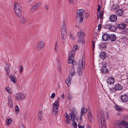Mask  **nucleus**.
Returning a JSON list of instances; mask_svg holds the SVG:
<instances>
[{
	"mask_svg": "<svg viewBox=\"0 0 128 128\" xmlns=\"http://www.w3.org/2000/svg\"><path fill=\"white\" fill-rule=\"evenodd\" d=\"M15 99L17 101H20L24 99L26 97V95L24 93H20L15 95Z\"/></svg>",
	"mask_w": 128,
	"mask_h": 128,
	"instance_id": "nucleus-5",
	"label": "nucleus"
},
{
	"mask_svg": "<svg viewBox=\"0 0 128 128\" xmlns=\"http://www.w3.org/2000/svg\"><path fill=\"white\" fill-rule=\"evenodd\" d=\"M112 8L116 11L115 13L116 15L118 17L121 16L122 15L123 12L122 9H119L118 7L114 8V6H113Z\"/></svg>",
	"mask_w": 128,
	"mask_h": 128,
	"instance_id": "nucleus-6",
	"label": "nucleus"
},
{
	"mask_svg": "<svg viewBox=\"0 0 128 128\" xmlns=\"http://www.w3.org/2000/svg\"><path fill=\"white\" fill-rule=\"evenodd\" d=\"M120 99L122 102H126L128 100V96L126 94L120 96Z\"/></svg>",
	"mask_w": 128,
	"mask_h": 128,
	"instance_id": "nucleus-15",
	"label": "nucleus"
},
{
	"mask_svg": "<svg viewBox=\"0 0 128 128\" xmlns=\"http://www.w3.org/2000/svg\"><path fill=\"white\" fill-rule=\"evenodd\" d=\"M114 126H117L120 125V121L118 120H115L114 122Z\"/></svg>",
	"mask_w": 128,
	"mask_h": 128,
	"instance_id": "nucleus-28",
	"label": "nucleus"
},
{
	"mask_svg": "<svg viewBox=\"0 0 128 128\" xmlns=\"http://www.w3.org/2000/svg\"><path fill=\"white\" fill-rule=\"evenodd\" d=\"M61 38L62 41L63 43L65 44L67 41L66 37V33H61Z\"/></svg>",
	"mask_w": 128,
	"mask_h": 128,
	"instance_id": "nucleus-9",
	"label": "nucleus"
},
{
	"mask_svg": "<svg viewBox=\"0 0 128 128\" xmlns=\"http://www.w3.org/2000/svg\"><path fill=\"white\" fill-rule=\"evenodd\" d=\"M98 29L99 30H100L101 29V25L100 24H99L98 25Z\"/></svg>",
	"mask_w": 128,
	"mask_h": 128,
	"instance_id": "nucleus-60",
	"label": "nucleus"
},
{
	"mask_svg": "<svg viewBox=\"0 0 128 128\" xmlns=\"http://www.w3.org/2000/svg\"><path fill=\"white\" fill-rule=\"evenodd\" d=\"M59 103L58 101H56L54 102L53 105V109L52 113L54 114H56L58 112Z\"/></svg>",
	"mask_w": 128,
	"mask_h": 128,
	"instance_id": "nucleus-4",
	"label": "nucleus"
},
{
	"mask_svg": "<svg viewBox=\"0 0 128 128\" xmlns=\"http://www.w3.org/2000/svg\"><path fill=\"white\" fill-rule=\"evenodd\" d=\"M19 108L18 106L17 105L16 106L15 108V110L16 112V114H18L19 111Z\"/></svg>",
	"mask_w": 128,
	"mask_h": 128,
	"instance_id": "nucleus-34",
	"label": "nucleus"
},
{
	"mask_svg": "<svg viewBox=\"0 0 128 128\" xmlns=\"http://www.w3.org/2000/svg\"><path fill=\"white\" fill-rule=\"evenodd\" d=\"M44 43L43 42H38L37 46V48L38 50L42 49L44 46Z\"/></svg>",
	"mask_w": 128,
	"mask_h": 128,
	"instance_id": "nucleus-12",
	"label": "nucleus"
},
{
	"mask_svg": "<svg viewBox=\"0 0 128 128\" xmlns=\"http://www.w3.org/2000/svg\"><path fill=\"white\" fill-rule=\"evenodd\" d=\"M100 6L98 5L97 8V13H98V12H99L100 10Z\"/></svg>",
	"mask_w": 128,
	"mask_h": 128,
	"instance_id": "nucleus-55",
	"label": "nucleus"
},
{
	"mask_svg": "<svg viewBox=\"0 0 128 128\" xmlns=\"http://www.w3.org/2000/svg\"><path fill=\"white\" fill-rule=\"evenodd\" d=\"M126 26V24H120L117 25V27L120 29H123L125 28Z\"/></svg>",
	"mask_w": 128,
	"mask_h": 128,
	"instance_id": "nucleus-21",
	"label": "nucleus"
},
{
	"mask_svg": "<svg viewBox=\"0 0 128 128\" xmlns=\"http://www.w3.org/2000/svg\"><path fill=\"white\" fill-rule=\"evenodd\" d=\"M66 120L67 124H70V119L69 118L66 119Z\"/></svg>",
	"mask_w": 128,
	"mask_h": 128,
	"instance_id": "nucleus-48",
	"label": "nucleus"
},
{
	"mask_svg": "<svg viewBox=\"0 0 128 128\" xmlns=\"http://www.w3.org/2000/svg\"><path fill=\"white\" fill-rule=\"evenodd\" d=\"M77 46L76 45H75L74 46V47L73 48V49L72 50H73V51L74 50L75 51H76V50L77 49Z\"/></svg>",
	"mask_w": 128,
	"mask_h": 128,
	"instance_id": "nucleus-53",
	"label": "nucleus"
},
{
	"mask_svg": "<svg viewBox=\"0 0 128 128\" xmlns=\"http://www.w3.org/2000/svg\"><path fill=\"white\" fill-rule=\"evenodd\" d=\"M60 98L62 100H63L64 98V94H62L60 97Z\"/></svg>",
	"mask_w": 128,
	"mask_h": 128,
	"instance_id": "nucleus-61",
	"label": "nucleus"
},
{
	"mask_svg": "<svg viewBox=\"0 0 128 128\" xmlns=\"http://www.w3.org/2000/svg\"><path fill=\"white\" fill-rule=\"evenodd\" d=\"M83 68H84L83 64L82 63V66H80V68L78 69V72H80L82 70Z\"/></svg>",
	"mask_w": 128,
	"mask_h": 128,
	"instance_id": "nucleus-35",
	"label": "nucleus"
},
{
	"mask_svg": "<svg viewBox=\"0 0 128 128\" xmlns=\"http://www.w3.org/2000/svg\"><path fill=\"white\" fill-rule=\"evenodd\" d=\"M107 82L110 84H113L114 82V78L111 77L107 79Z\"/></svg>",
	"mask_w": 128,
	"mask_h": 128,
	"instance_id": "nucleus-20",
	"label": "nucleus"
},
{
	"mask_svg": "<svg viewBox=\"0 0 128 128\" xmlns=\"http://www.w3.org/2000/svg\"><path fill=\"white\" fill-rule=\"evenodd\" d=\"M20 22L21 23L24 24L26 22V20L24 17H21L20 18Z\"/></svg>",
	"mask_w": 128,
	"mask_h": 128,
	"instance_id": "nucleus-24",
	"label": "nucleus"
},
{
	"mask_svg": "<svg viewBox=\"0 0 128 128\" xmlns=\"http://www.w3.org/2000/svg\"><path fill=\"white\" fill-rule=\"evenodd\" d=\"M110 38L109 39L110 41H114L116 40V36L114 34H112L110 36Z\"/></svg>",
	"mask_w": 128,
	"mask_h": 128,
	"instance_id": "nucleus-23",
	"label": "nucleus"
},
{
	"mask_svg": "<svg viewBox=\"0 0 128 128\" xmlns=\"http://www.w3.org/2000/svg\"><path fill=\"white\" fill-rule=\"evenodd\" d=\"M68 98L70 100H71L72 98L71 96L69 94H68Z\"/></svg>",
	"mask_w": 128,
	"mask_h": 128,
	"instance_id": "nucleus-59",
	"label": "nucleus"
},
{
	"mask_svg": "<svg viewBox=\"0 0 128 128\" xmlns=\"http://www.w3.org/2000/svg\"><path fill=\"white\" fill-rule=\"evenodd\" d=\"M14 6V10L16 16L20 17L21 15L22 11L21 5L16 2H15Z\"/></svg>",
	"mask_w": 128,
	"mask_h": 128,
	"instance_id": "nucleus-1",
	"label": "nucleus"
},
{
	"mask_svg": "<svg viewBox=\"0 0 128 128\" xmlns=\"http://www.w3.org/2000/svg\"><path fill=\"white\" fill-rule=\"evenodd\" d=\"M68 63L69 64L72 63L74 62V60L71 58H68Z\"/></svg>",
	"mask_w": 128,
	"mask_h": 128,
	"instance_id": "nucleus-46",
	"label": "nucleus"
},
{
	"mask_svg": "<svg viewBox=\"0 0 128 128\" xmlns=\"http://www.w3.org/2000/svg\"><path fill=\"white\" fill-rule=\"evenodd\" d=\"M55 96V94L54 93H52V94L51 96H50L51 98H54Z\"/></svg>",
	"mask_w": 128,
	"mask_h": 128,
	"instance_id": "nucleus-52",
	"label": "nucleus"
},
{
	"mask_svg": "<svg viewBox=\"0 0 128 128\" xmlns=\"http://www.w3.org/2000/svg\"><path fill=\"white\" fill-rule=\"evenodd\" d=\"M95 42H94V41L93 40L92 41V46H93V50H94V46H95L94 44H95Z\"/></svg>",
	"mask_w": 128,
	"mask_h": 128,
	"instance_id": "nucleus-54",
	"label": "nucleus"
},
{
	"mask_svg": "<svg viewBox=\"0 0 128 128\" xmlns=\"http://www.w3.org/2000/svg\"><path fill=\"white\" fill-rule=\"evenodd\" d=\"M89 16V14L87 13H85L83 17H85L86 18H87Z\"/></svg>",
	"mask_w": 128,
	"mask_h": 128,
	"instance_id": "nucleus-47",
	"label": "nucleus"
},
{
	"mask_svg": "<svg viewBox=\"0 0 128 128\" xmlns=\"http://www.w3.org/2000/svg\"><path fill=\"white\" fill-rule=\"evenodd\" d=\"M41 4L40 2H38L37 4L32 7L30 8L32 11H35L40 6Z\"/></svg>",
	"mask_w": 128,
	"mask_h": 128,
	"instance_id": "nucleus-14",
	"label": "nucleus"
},
{
	"mask_svg": "<svg viewBox=\"0 0 128 128\" xmlns=\"http://www.w3.org/2000/svg\"><path fill=\"white\" fill-rule=\"evenodd\" d=\"M12 122V120L10 118H8L6 120V124L8 125L10 124Z\"/></svg>",
	"mask_w": 128,
	"mask_h": 128,
	"instance_id": "nucleus-29",
	"label": "nucleus"
},
{
	"mask_svg": "<svg viewBox=\"0 0 128 128\" xmlns=\"http://www.w3.org/2000/svg\"><path fill=\"white\" fill-rule=\"evenodd\" d=\"M42 116V111L41 110H39L38 111V117H40Z\"/></svg>",
	"mask_w": 128,
	"mask_h": 128,
	"instance_id": "nucleus-51",
	"label": "nucleus"
},
{
	"mask_svg": "<svg viewBox=\"0 0 128 128\" xmlns=\"http://www.w3.org/2000/svg\"><path fill=\"white\" fill-rule=\"evenodd\" d=\"M125 22L128 23V18L126 19L125 20Z\"/></svg>",
	"mask_w": 128,
	"mask_h": 128,
	"instance_id": "nucleus-64",
	"label": "nucleus"
},
{
	"mask_svg": "<svg viewBox=\"0 0 128 128\" xmlns=\"http://www.w3.org/2000/svg\"><path fill=\"white\" fill-rule=\"evenodd\" d=\"M45 8L46 10H48L49 8L48 5L47 4H46L45 6Z\"/></svg>",
	"mask_w": 128,
	"mask_h": 128,
	"instance_id": "nucleus-57",
	"label": "nucleus"
},
{
	"mask_svg": "<svg viewBox=\"0 0 128 128\" xmlns=\"http://www.w3.org/2000/svg\"><path fill=\"white\" fill-rule=\"evenodd\" d=\"M101 71L103 73H106L108 72V70L106 66L104 65L101 68Z\"/></svg>",
	"mask_w": 128,
	"mask_h": 128,
	"instance_id": "nucleus-22",
	"label": "nucleus"
},
{
	"mask_svg": "<svg viewBox=\"0 0 128 128\" xmlns=\"http://www.w3.org/2000/svg\"><path fill=\"white\" fill-rule=\"evenodd\" d=\"M74 51L73 50H71L70 51V54L68 55V58H73L74 56Z\"/></svg>",
	"mask_w": 128,
	"mask_h": 128,
	"instance_id": "nucleus-25",
	"label": "nucleus"
},
{
	"mask_svg": "<svg viewBox=\"0 0 128 128\" xmlns=\"http://www.w3.org/2000/svg\"><path fill=\"white\" fill-rule=\"evenodd\" d=\"M122 125L124 126L123 128L128 126V122H126L125 121H123L122 122Z\"/></svg>",
	"mask_w": 128,
	"mask_h": 128,
	"instance_id": "nucleus-32",
	"label": "nucleus"
},
{
	"mask_svg": "<svg viewBox=\"0 0 128 128\" xmlns=\"http://www.w3.org/2000/svg\"><path fill=\"white\" fill-rule=\"evenodd\" d=\"M64 116H65V118L66 119V118H69V117L68 116V114H67V112H65V113H64Z\"/></svg>",
	"mask_w": 128,
	"mask_h": 128,
	"instance_id": "nucleus-50",
	"label": "nucleus"
},
{
	"mask_svg": "<svg viewBox=\"0 0 128 128\" xmlns=\"http://www.w3.org/2000/svg\"><path fill=\"white\" fill-rule=\"evenodd\" d=\"M109 92L110 94L113 93L116 90L115 88L114 87H111L110 88H109Z\"/></svg>",
	"mask_w": 128,
	"mask_h": 128,
	"instance_id": "nucleus-26",
	"label": "nucleus"
},
{
	"mask_svg": "<svg viewBox=\"0 0 128 128\" xmlns=\"http://www.w3.org/2000/svg\"><path fill=\"white\" fill-rule=\"evenodd\" d=\"M100 14H98V13H97V19L99 18L100 16Z\"/></svg>",
	"mask_w": 128,
	"mask_h": 128,
	"instance_id": "nucleus-62",
	"label": "nucleus"
},
{
	"mask_svg": "<svg viewBox=\"0 0 128 128\" xmlns=\"http://www.w3.org/2000/svg\"><path fill=\"white\" fill-rule=\"evenodd\" d=\"M20 72L21 73L22 72L23 70V68L22 66H20Z\"/></svg>",
	"mask_w": 128,
	"mask_h": 128,
	"instance_id": "nucleus-58",
	"label": "nucleus"
},
{
	"mask_svg": "<svg viewBox=\"0 0 128 128\" xmlns=\"http://www.w3.org/2000/svg\"><path fill=\"white\" fill-rule=\"evenodd\" d=\"M109 29L110 31L114 32L116 28L114 26L110 24Z\"/></svg>",
	"mask_w": 128,
	"mask_h": 128,
	"instance_id": "nucleus-27",
	"label": "nucleus"
},
{
	"mask_svg": "<svg viewBox=\"0 0 128 128\" xmlns=\"http://www.w3.org/2000/svg\"><path fill=\"white\" fill-rule=\"evenodd\" d=\"M110 38V36L107 34H104L102 36V38L104 41H106L108 40Z\"/></svg>",
	"mask_w": 128,
	"mask_h": 128,
	"instance_id": "nucleus-17",
	"label": "nucleus"
},
{
	"mask_svg": "<svg viewBox=\"0 0 128 128\" xmlns=\"http://www.w3.org/2000/svg\"><path fill=\"white\" fill-rule=\"evenodd\" d=\"M100 56L101 58L104 60L107 57V54L104 52H102L100 53L99 55Z\"/></svg>",
	"mask_w": 128,
	"mask_h": 128,
	"instance_id": "nucleus-19",
	"label": "nucleus"
},
{
	"mask_svg": "<svg viewBox=\"0 0 128 128\" xmlns=\"http://www.w3.org/2000/svg\"><path fill=\"white\" fill-rule=\"evenodd\" d=\"M98 123L99 126L100 128H106V119L104 116L101 117V119L98 120Z\"/></svg>",
	"mask_w": 128,
	"mask_h": 128,
	"instance_id": "nucleus-2",
	"label": "nucleus"
},
{
	"mask_svg": "<svg viewBox=\"0 0 128 128\" xmlns=\"http://www.w3.org/2000/svg\"><path fill=\"white\" fill-rule=\"evenodd\" d=\"M114 108L118 111H119L121 110L120 107L119 106H117L116 105H115L114 106Z\"/></svg>",
	"mask_w": 128,
	"mask_h": 128,
	"instance_id": "nucleus-36",
	"label": "nucleus"
},
{
	"mask_svg": "<svg viewBox=\"0 0 128 128\" xmlns=\"http://www.w3.org/2000/svg\"><path fill=\"white\" fill-rule=\"evenodd\" d=\"M10 77H11V80L14 83H15L16 82L15 81V80L16 79V78L15 77H12L11 76Z\"/></svg>",
	"mask_w": 128,
	"mask_h": 128,
	"instance_id": "nucleus-44",
	"label": "nucleus"
},
{
	"mask_svg": "<svg viewBox=\"0 0 128 128\" xmlns=\"http://www.w3.org/2000/svg\"><path fill=\"white\" fill-rule=\"evenodd\" d=\"M74 74V72H73L71 73H70V74H69L68 79L66 80V83L67 84H70V80L71 79V78L72 77V76Z\"/></svg>",
	"mask_w": 128,
	"mask_h": 128,
	"instance_id": "nucleus-10",
	"label": "nucleus"
},
{
	"mask_svg": "<svg viewBox=\"0 0 128 128\" xmlns=\"http://www.w3.org/2000/svg\"><path fill=\"white\" fill-rule=\"evenodd\" d=\"M123 33L125 34H128V29L126 28L123 31Z\"/></svg>",
	"mask_w": 128,
	"mask_h": 128,
	"instance_id": "nucleus-45",
	"label": "nucleus"
},
{
	"mask_svg": "<svg viewBox=\"0 0 128 128\" xmlns=\"http://www.w3.org/2000/svg\"><path fill=\"white\" fill-rule=\"evenodd\" d=\"M104 11H101L100 12H99L98 14H100V18H102L103 17Z\"/></svg>",
	"mask_w": 128,
	"mask_h": 128,
	"instance_id": "nucleus-37",
	"label": "nucleus"
},
{
	"mask_svg": "<svg viewBox=\"0 0 128 128\" xmlns=\"http://www.w3.org/2000/svg\"><path fill=\"white\" fill-rule=\"evenodd\" d=\"M18 127L19 128H25L22 124L21 123H20L19 124Z\"/></svg>",
	"mask_w": 128,
	"mask_h": 128,
	"instance_id": "nucleus-49",
	"label": "nucleus"
},
{
	"mask_svg": "<svg viewBox=\"0 0 128 128\" xmlns=\"http://www.w3.org/2000/svg\"><path fill=\"white\" fill-rule=\"evenodd\" d=\"M88 109L87 108H82L81 112H80V119L81 120L82 118L84 115L86 114L87 112Z\"/></svg>",
	"mask_w": 128,
	"mask_h": 128,
	"instance_id": "nucleus-8",
	"label": "nucleus"
},
{
	"mask_svg": "<svg viewBox=\"0 0 128 128\" xmlns=\"http://www.w3.org/2000/svg\"><path fill=\"white\" fill-rule=\"evenodd\" d=\"M8 104L10 108H12L13 106L12 99L11 98V96H8Z\"/></svg>",
	"mask_w": 128,
	"mask_h": 128,
	"instance_id": "nucleus-16",
	"label": "nucleus"
},
{
	"mask_svg": "<svg viewBox=\"0 0 128 128\" xmlns=\"http://www.w3.org/2000/svg\"><path fill=\"white\" fill-rule=\"evenodd\" d=\"M72 124L74 126V128H76V127L77 126V125L76 122H74V120H72Z\"/></svg>",
	"mask_w": 128,
	"mask_h": 128,
	"instance_id": "nucleus-43",
	"label": "nucleus"
},
{
	"mask_svg": "<svg viewBox=\"0 0 128 128\" xmlns=\"http://www.w3.org/2000/svg\"><path fill=\"white\" fill-rule=\"evenodd\" d=\"M61 30V32L62 33L66 34L67 33L66 24L64 21H63L62 23Z\"/></svg>",
	"mask_w": 128,
	"mask_h": 128,
	"instance_id": "nucleus-13",
	"label": "nucleus"
},
{
	"mask_svg": "<svg viewBox=\"0 0 128 128\" xmlns=\"http://www.w3.org/2000/svg\"><path fill=\"white\" fill-rule=\"evenodd\" d=\"M6 90L9 94H11L12 93V91L11 88L9 87H7L6 88Z\"/></svg>",
	"mask_w": 128,
	"mask_h": 128,
	"instance_id": "nucleus-30",
	"label": "nucleus"
},
{
	"mask_svg": "<svg viewBox=\"0 0 128 128\" xmlns=\"http://www.w3.org/2000/svg\"><path fill=\"white\" fill-rule=\"evenodd\" d=\"M117 19V16L115 14H112L110 16L109 20L110 21L112 22H115Z\"/></svg>",
	"mask_w": 128,
	"mask_h": 128,
	"instance_id": "nucleus-11",
	"label": "nucleus"
},
{
	"mask_svg": "<svg viewBox=\"0 0 128 128\" xmlns=\"http://www.w3.org/2000/svg\"><path fill=\"white\" fill-rule=\"evenodd\" d=\"M88 117L89 119H91L92 118V114L91 112H89L87 114Z\"/></svg>",
	"mask_w": 128,
	"mask_h": 128,
	"instance_id": "nucleus-40",
	"label": "nucleus"
},
{
	"mask_svg": "<svg viewBox=\"0 0 128 128\" xmlns=\"http://www.w3.org/2000/svg\"><path fill=\"white\" fill-rule=\"evenodd\" d=\"M122 83L124 84V86H126V85H127V80H123L122 81Z\"/></svg>",
	"mask_w": 128,
	"mask_h": 128,
	"instance_id": "nucleus-41",
	"label": "nucleus"
},
{
	"mask_svg": "<svg viewBox=\"0 0 128 128\" xmlns=\"http://www.w3.org/2000/svg\"><path fill=\"white\" fill-rule=\"evenodd\" d=\"M114 88H115L116 90H120L122 89V86L118 84H116Z\"/></svg>",
	"mask_w": 128,
	"mask_h": 128,
	"instance_id": "nucleus-18",
	"label": "nucleus"
},
{
	"mask_svg": "<svg viewBox=\"0 0 128 128\" xmlns=\"http://www.w3.org/2000/svg\"><path fill=\"white\" fill-rule=\"evenodd\" d=\"M110 25V24H104V26L106 28L109 29Z\"/></svg>",
	"mask_w": 128,
	"mask_h": 128,
	"instance_id": "nucleus-42",
	"label": "nucleus"
},
{
	"mask_svg": "<svg viewBox=\"0 0 128 128\" xmlns=\"http://www.w3.org/2000/svg\"><path fill=\"white\" fill-rule=\"evenodd\" d=\"M99 45L100 48L102 49L105 48L106 47L105 44L104 43H101Z\"/></svg>",
	"mask_w": 128,
	"mask_h": 128,
	"instance_id": "nucleus-33",
	"label": "nucleus"
},
{
	"mask_svg": "<svg viewBox=\"0 0 128 128\" xmlns=\"http://www.w3.org/2000/svg\"><path fill=\"white\" fill-rule=\"evenodd\" d=\"M6 72L7 74V75L8 76L10 73V67L8 66V67L5 68Z\"/></svg>",
	"mask_w": 128,
	"mask_h": 128,
	"instance_id": "nucleus-31",
	"label": "nucleus"
},
{
	"mask_svg": "<svg viewBox=\"0 0 128 128\" xmlns=\"http://www.w3.org/2000/svg\"><path fill=\"white\" fill-rule=\"evenodd\" d=\"M80 18L79 20L80 22V23H82L83 21V18L84 17H80Z\"/></svg>",
	"mask_w": 128,
	"mask_h": 128,
	"instance_id": "nucleus-56",
	"label": "nucleus"
},
{
	"mask_svg": "<svg viewBox=\"0 0 128 128\" xmlns=\"http://www.w3.org/2000/svg\"><path fill=\"white\" fill-rule=\"evenodd\" d=\"M78 37L79 38L78 40V43H81L82 44H84L85 42L83 40V38L84 36V34L82 32H80L78 33Z\"/></svg>",
	"mask_w": 128,
	"mask_h": 128,
	"instance_id": "nucleus-3",
	"label": "nucleus"
},
{
	"mask_svg": "<svg viewBox=\"0 0 128 128\" xmlns=\"http://www.w3.org/2000/svg\"><path fill=\"white\" fill-rule=\"evenodd\" d=\"M78 127L79 128H84L83 126H80L79 124H78Z\"/></svg>",
	"mask_w": 128,
	"mask_h": 128,
	"instance_id": "nucleus-63",
	"label": "nucleus"
},
{
	"mask_svg": "<svg viewBox=\"0 0 128 128\" xmlns=\"http://www.w3.org/2000/svg\"><path fill=\"white\" fill-rule=\"evenodd\" d=\"M77 113L76 111L75 108H73L72 110L71 114H75Z\"/></svg>",
	"mask_w": 128,
	"mask_h": 128,
	"instance_id": "nucleus-38",
	"label": "nucleus"
},
{
	"mask_svg": "<svg viewBox=\"0 0 128 128\" xmlns=\"http://www.w3.org/2000/svg\"><path fill=\"white\" fill-rule=\"evenodd\" d=\"M84 12V10L83 9H79L77 10L76 17V18L78 19L79 18L81 17L82 16Z\"/></svg>",
	"mask_w": 128,
	"mask_h": 128,
	"instance_id": "nucleus-7",
	"label": "nucleus"
},
{
	"mask_svg": "<svg viewBox=\"0 0 128 128\" xmlns=\"http://www.w3.org/2000/svg\"><path fill=\"white\" fill-rule=\"evenodd\" d=\"M75 114H71L70 117V119L72 120H74L75 118Z\"/></svg>",
	"mask_w": 128,
	"mask_h": 128,
	"instance_id": "nucleus-39",
	"label": "nucleus"
}]
</instances>
